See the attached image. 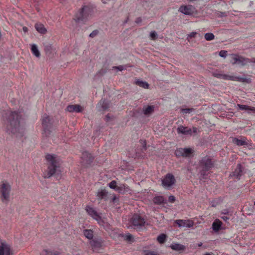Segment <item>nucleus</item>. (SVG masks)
Instances as JSON below:
<instances>
[{
    "instance_id": "f257e3e1",
    "label": "nucleus",
    "mask_w": 255,
    "mask_h": 255,
    "mask_svg": "<svg viewBox=\"0 0 255 255\" xmlns=\"http://www.w3.org/2000/svg\"><path fill=\"white\" fill-rule=\"evenodd\" d=\"M2 115L6 121L7 132L15 135L17 137H22L24 133V128L20 124L21 116L17 112L8 109L2 113Z\"/></svg>"
},
{
    "instance_id": "f03ea898",
    "label": "nucleus",
    "mask_w": 255,
    "mask_h": 255,
    "mask_svg": "<svg viewBox=\"0 0 255 255\" xmlns=\"http://www.w3.org/2000/svg\"><path fill=\"white\" fill-rule=\"evenodd\" d=\"M45 158L48 162L47 172L44 173L43 177L49 178L59 170L60 159L55 154H47Z\"/></svg>"
},
{
    "instance_id": "7ed1b4c3",
    "label": "nucleus",
    "mask_w": 255,
    "mask_h": 255,
    "mask_svg": "<svg viewBox=\"0 0 255 255\" xmlns=\"http://www.w3.org/2000/svg\"><path fill=\"white\" fill-rule=\"evenodd\" d=\"M92 11V7L89 5H84L75 13L74 20L77 22L85 23L91 15Z\"/></svg>"
},
{
    "instance_id": "20e7f679",
    "label": "nucleus",
    "mask_w": 255,
    "mask_h": 255,
    "mask_svg": "<svg viewBox=\"0 0 255 255\" xmlns=\"http://www.w3.org/2000/svg\"><path fill=\"white\" fill-rule=\"evenodd\" d=\"M10 191V185L6 182H2L0 186V195L2 202H8L9 199Z\"/></svg>"
},
{
    "instance_id": "39448f33",
    "label": "nucleus",
    "mask_w": 255,
    "mask_h": 255,
    "mask_svg": "<svg viewBox=\"0 0 255 255\" xmlns=\"http://www.w3.org/2000/svg\"><path fill=\"white\" fill-rule=\"evenodd\" d=\"M199 166L202 168L201 174L205 175L206 172L210 170L213 167L214 163L210 156H205L200 160Z\"/></svg>"
},
{
    "instance_id": "423d86ee",
    "label": "nucleus",
    "mask_w": 255,
    "mask_h": 255,
    "mask_svg": "<svg viewBox=\"0 0 255 255\" xmlns=\"http://www.w3.org/2000/svg\"><path fill=\"white\" fill-rule=\"evenodd\" d=\"M42 124L43 131V134L46 136H49L52 131V127L51 120L47 115H43L42 119Z\"/></svg>"
},
{
    "instance_id": "0eeeda50",
    "label": "nucleus",
    "mask_w": 255,
    "mask_h": 255,
    "mask_svg": "<svg viewBox=\"0 0 255 255\" xmlns=\"http://www.w3.org/2000/svg\"><path fill=\"white\" fill-rule=\"evenodd\" d=\"M213 75L215 77L225 80H231L241 82H245L247 81L246 78L237 76L234 74L228 75L220 73H215Z\"/></svg>"
},
{
    "instance_id": "6e6552de",
    "label": "nucleus",
    "mask_w": 255,
    "mask_h": 255,
    "mask_svg": "<svg viewBox=\"0 0 255 255\" xmlns=\"http://www.w3.org/2000/svg\"><path fill=\"white\" fill-rule=\"evenodd\" d=\"M130 223L135 229H139L145 224V219L138 214H134L130 220Z\"/></svg>"
},
{
    "instance_id": "1a4fd4ad",
    "label": "nucleus",
    "mask_w": 255,
    "mask_h": 255,
    "mask_svg": "<svg viewBox=\"0 0 255 255\" xmlns=\"http://www.w3.org/2000/svg\"><path fill=\"white\" fill-rule=\"evenodd\" d=\"M175 182L174 176L171 173H167L162 180V185L165 189L169 190Z\"/></svg>"
},
{
    "instance_id": "9d476101",
    "label": "nucleus",
    "mask_w": 255,
    "mask_h": 255,
    "mask_svg": "<svg viewBox=\"0 0 255 255\" xmlns=\"http://www.w3.org/2000/svg\"><path fill=\"white\" fill-rule=\"evenodd\" d=\"M230 57V61L233 64H237L241 66H244L250 62L249 59L245 58L237 54H232Z\"/></svg>"
},
{
    "instance_id": "9b49d317",
    "label": "nucleus",
    "mask_w": 255,
    "mask_h": 255,
    "mask_svg": "<svg viewBox=\"0 0 255 255\" xmlns=\"http://www.w3.org/2000/svg\"><path fill=\"white\" fill-rule=\"evenodd\" d=\"M194 151L191 148H179L175 150V154L177 157H190L193 156Z\"/></svg>"
},
{
    "instance_id": "f8f14e48",
    "label": "nucleus",
    "mask_w": 255,
    "mask_h": 255,
    "mask_svg": "<svg viewBox=\"0 0 255 255\" xmlns=\"http://www.w3.org/2000/svg\"><path fill=\"white\" fill-rule=\"evenodd\" d=\"M197 130L198 128L194 127L192 128H189L187 127L180 126L177 128V132L179 134L181 133L185 135H192L193 133H196Z\"/></svg>"
},
{
    "instance_id": "ddd939ff",
    "label": "nucleus",
    "mask_w": 255,
    "mask_h": 255,
    "mask_svg": "<svg viewBox=\"0 0 255 255\" xmlns=\"http://www.w3.org/2000/svg\"><path fill=\"white\" fill-rule=\"evenodd\" d=\"M174 223L177 224L179 227H187L191 228L194 225V222L190 220H176Z\"/></svg>"
},
{
    "instance_id": "4468645a",
    "label": "nucleus",
    "mask_w": 255,
    "mask_h": 255,
    "mask_svg": "<svg viewBox=\"0 0 255 255\" xmlns=\"http://www.w3.org/2000/svg\"><path fill=\"white\" fill-rule=\"evenodd\" d=\"M86 210L88 215L92 217L94 219L96 220L98 222L101 221V217L93 207L90 206H87Z\"/></svg>"
},
{
    "instance_id": "2eb2a0df",
    "label": "nucleus",
    "mask_w": 255,
    "mask_h": 255,
    "mask_svg": "<svg viewBox=\"0 0 255 255\" xmlns=\"http://www.w3.org/2000/svg\"><path fill=\"white\" fill-rule=\"evenodd\" d=\"M243 167L241 164H238L236 168L233 172H232L230 174V176L236 179L239 180L241 176L243 175Z\"/></svg>"
},
{
    "instance_id": "dca6fc26",
    "label": "nucleus",
    "mask_w": 255,
    "mask_h": 255,
    "mask_svg": "<svg viewBox=\"0 0 255 255\" xmlns=\"http://www.w3.org/2000/svg\"><path fill=\"white\" fill-rule=\"evenodd\" d=\"M195 10V8L191 5H182L180 7L179 11L186 15L192 14Z\"/></svg>"
},
{
    "instance_id": "f3484780",
    "label": "nucleus",
    "mask_w": 255,
    "mask_h": 255,
    "mask_svg": "<svg viewBox=\"0 0 255 255\" xmlns=\"http://www.w3.org/2000/svg\"><path fill=\"white\" fill-rule=\"evenodd\" d=\"M110 103L109 101L102 99L98 104L97 108L99 111H105L108 110L110 107Z\"/></svg>"
},
{
    "instance_id": "a211bd4d",
    "label": "nucleus",
    "mask_w": 255,
    "mask_h": 255,
    "mask_svg": "<svg viewBox=\"0 0 255 255\" xmlns=\"http://www.w3.org/2000/svg\"><path fill=\"white\" fill-rule=\"evenodd\" d=\"M10 247L6 244L1 243L0 245V255H11Z\"/></svg>"
},
{
    "instance_id": "6ab92c4d",
    "label": "nucleus",
    "mask_w": 255,
    "mask_h": 255,
    "mask_svg": "<svg viewBox=\"0 0 255 255\" xmlns=\"http://www.w3.org/2000/svg\"><path fill=\"white\" fill-rule=\"evenodd\" d=\"M81 158L83 162L86 164H91L94 159V158L91 154L87 151H84L82 153Z\"/></svg>"
},
{
    "instance_id": "aec40b11",
    "label": "nucleus",
    "mask_w": 255,
    "mask_h": 255,
    "mask_svg": "<svg viewBox=\"0 0 255 255\" xmlns=\"http://www.w3.org/2000/svg\"><path fill=\"white\" fill-rule=\"evenodd\" d=\"M84 108L79 105H70L67 107L66 110L69 112H82Z\"/></svg>"
},
{
    "instance_id": "412c9836",
    "label": "nucleus",
    "mask_w": 255,
    "mask_h": 255,
    "mask_svg": "<svg viewBox=\"0 0 255 255\" xmlns=\"http://www.w3.org/2000/svg\"><path fill=\"white\" fill-rule=\"evenodd\" d=\"M90 245L93 251H98L101 247V242L97 239H93L90 241Z\"/></svg>"
},
{
    "instance_id": "4be33fe9",
    "label": "nucleus",
    "mask_w": 255,
    "mask_h": 255,
    "mask_svg": "<svg viewBox=\"0 0 255 255\" xmlns=\"http://www.w3.org/2000/svg\"><path fill=\"white\" fill-rule=\"evenodd\" d=\"M97 196L99 200H104L107 201L108 200V192L105 189H102L97 193Z\"/></svg>"
},
{
    "instance_id": "5701e85b",
    "label": "nucleus",
    "mask_w": 255,
    "mask_h": 255,
    "mask_svg": "<svg viewBox=\"0 0 255 255\" xmlns=\"http://www.w3.org/2000/svg\"><path fill=\"white\" fill-rule=\"evenodd\" d=\"M233 142L239 146L248 145L247 138L245 137H241V139L235 137L233 139Z\"/></svg>"
},
{
    "instance_id": "b1692460",
    "label": "nucleus",
    "mask_w": 255,
    "mask_h": 255,
    "mask_svg": "<svg viewBox=\"0 0 255 255\" xmlns=\"http://www.w3.org/2000/svg\"><path fill=\"white\" fill-rule=\"evenodd\" d=\"M129 191V187L125 184H120V186H118L117 188L116 189L117 192H118L119 193L121 194H124L126 192H128Z\"/></svg>"
},
{
    "instance_id": "393cba45",
    "label": "nucleus",
    "mask_w": 255,
    "mask_h": 255,
    "mask_svg": "<svg viewBox=\"0 0 255 255\" xmlns=\"http://www.w3.org/2000/svg\"><path fill=\"white\" fill-rule=\"evenodd\" d=\"M153 202L156 205H161L166 203V200L162 196H156L153 198Z\"/></svg>"
},
{
    "instance_id": "a878e982",
    "label": "nucleus",
    "mask_w": 255,
    "mask_h": 255,
    "mask_svg": "<svg viewBox=\"0 0 255 255\" xmlns=\"http://www.w3.org/2000/svg\"><path fill=\"white\" fill-rule=\"evenodd\" d=\"M154 109V106H145L143 108V114L146 116L149 115L153 112Z\"/></svg>"
},
{
    "instance_id": "bb28decb",
    "label": "nucleus",
    "mask_w": 255,
    "mask_h": 255,
    "mask_svg": "<svg viewBox=\"0 0 255 255\" xmlns=\"http://www.w3.org/2000/svg\"><path fill=\"white\" fill-rule=\"evenodd\" d=\"M170 247L173 250H174L176 251H183L185 249V247L184 245L180 244H177V243H175V244H172L170 246Z\"/></svg>"
},
{
    "instance_id": "cd10ccee",
    "label": "nucleus",
    "mask_w": 255,
    "mask_h": 255,
    "mask_svg": "<svg viewBox=\"0 0 255 255\" xmlns=\"http://www.w3.org/2000/svg\"><path fill=\"white\" fill-rule=\"evenodd\" d=\"M35 28L36 30L41 34H45L47 31V30L44 27L43 24L40 23H36L35 24Z\"/></svg>"
},
{
    "instance_id": "c85d7f7f",
    "label": "nucleus",
    "mask_w": 255,
    "mask_h": 255,
    "mask_svg": "<svg viewBox=\"0 0 255 255\" xmlns=\"http://www.w3.org/2000/svg\"><path fill=\"white\" fill-rule=\"evenodd\" d=\"M222 223L219 219H216L213 223L212 228L215 232H218L221 229Z\"/></svg>"
},
{
    "instance_id": "c756f323",
    "label": "nucleus",
    "mask_w": 255,
    "mask_h": 255,
    "mask_svg": "<svg viewBox=\"0 0 255 255\" xmlns=\"http://www.w3.org/2000/svg\"><path fill=\"white\" fill-rule=\"evenodd\" d=\"M237 107L241 110L251 111L253 112H255V108L251 107L247 105H241L238 104Z\"/></svg>"
},
{
    "instance_id": "7c9ffc66",
    "label": "nucleus",
    "mask_w": 255,
    "mask_h": 255,
    "mask_svg": "<svg viewBox=\"0 0 255 255\" xmlns=\"http://www.w3.org/2000/svg\"><path fill=\"white\" fill-rule=\"evenodd\" d=\"M83 234L84 236L89 239L93 240V231L92 230L85 229L83 231Z\"/></svg>"
},
{
    "instance_id": "2f4dec72",
    "label": "nucleus",
    "mask_w": 255,
    "mask_h": 255,
    "mask_svg": "<svg viewBox=\"0 0 255 255\" xmlns=\"http://www.w3.org/2000/svg\"><path fill=\"white\" fill-rule=\"evenodd\" d=\"M31 53L36 57H39L40 56V53L36 45L34 44L31 45Z\"/></svg>"
},
{
    "instance_id": "473e14b6",
    "label": "nucleus",
    "mask_w": 255,
    "mask_h": 255,
    "mask_svg": "<svg viewBox=\"0 0 255 255\" xmlns=\"http://www.w3.org/2000/svg\"><path fill=\"white\" fill-rule=\"evenodd\" d=\"M167 239V236L164 234H161L157 238V241L160 244H163L165 242Z\"/></svg>"
},
{
    "instance_id": "72a5a7b5",
    "label": "nucleus",
    "mask_w": 255,
    "mask_h": 255,
    "mask_svg": "<svg viewBox=\"0 0 255 255\" xmlns=\"http://www.w3.org/2000/svg\"><path fill=\"white\" fill-rule=\"evenodd\" d=\"M40 255H59L58 252H52L47 250H43L40 253Z\"/></svg>"
},
{
    "instance_id": "f704fd0d",
    "label": "nucleus",
    "mask_w": 255,
    "mask_h": 255,
    "mask_svg": "<svg viewBox=\"0 0 255 255\" xmlns=\"http://www.w3.org/2000/svg\"><path fill=\"white\" fill-rule=\"evenodd\" d=\"M136 84L140 87L144 88H148L149 87L148 84L146 82H143L142 81L137 80L136 82Z\"/></svg>"
},
{
    "instance_id": "c9c22d12",
    "label": "nucleus",
    "mask_w": 255,
    "mask_h": 255,
    "mask_svg": "<svg viewBox=\"0 0 255 255\" xmlns=\"http://www.w3.org/2000/svg\"><path fill=\"white\" fill-rule=\"evenodd\" d=\"M125 240L128 242H133V237L132 235L129 233H128L123 236Z\"/></svg>"
},
{
    "instance_id": "e433bc0d",
    "label": "nucleus",
    "mask_w": 255,
    "mask_h": 255,
    "mask_svg": "<svg viewBox=\"0 0 255 255\" xmlns=\"http://www.w3.org/2000/svg\"><path fill=\"white\" fill-rule=\"evenodd\" d=\"M215 36L212 33H207L205 34V38L206 40L210 41L214 39Z\"/></svg>"
},
{
    "instance_id": "4c0bfd02",
    "label": "nucleus",
    "mask_w": 255,
    "mask_h": 255,
    "mask_svg": "<svg viewBox=\"0 0 255 255\" xmlns=\"http://www.w3.org/2000/svg\"><path fill=\"white\" fill-rule=\"evenodd\" d=\"M181 111L183 114L185 115L193 112L194 109L193 108H182L181 109Z\"/></svg>"
},
{
    "instance_id": "58836bf2",
    "label": "nucleus",
    "mask_w": 255,
    "mask_h": 255,
    "mask_svg": "<svg viewBox=\"0 0 255 255\" xmlns=\"http://www.w3.org/2000/svg\"><path fill=\"white\" fill-rule=\"evenodd\" d=\"M139 142L142 147V148L141 149L142 152H144L147 149L146 141L144 139H140L139 140Z\"/></svg>"
},
{
    "instance_id": "ea45409f",
    "label": "nucleus",
    "mask_w": 255,
    "mask_h": 255,
    "mask_svg": "<svg viewBox=\"0 0 255 255\" xmlns=\"http://www.w3.org/2000/svg\"><path fill=\"white\" fill-rule=\"evenodd\" d=\"M109 186L110 188L114 189L116 191V189L118 187L117 185V182L115 180H113L109 183Z\"/></svg>"
},
{
    "instance_id": "a19ab883",
    "label": "nucleus",
    "mask_w": 255,
    "mask_h": 255,
    "mask_svg": "<svg viewBox=\"0 0 255 255\" xmlns=\"http://www.w3.org/2000/svg\"><path fill=\"white\" fill-rule=\"evenodd\" d=\"M119 202V198H117L116 195H114V197H113V198L112 199V202L115 204H118Z\"/></svg>"
},
{
    "instance_id": "79ce46f5",
    "label": "nucleus",
    "mask_w": 255,
    "mask_h": 255,
    "mask_svg": "<svg viewBox=\"0 0 255 255\" xmlns=\"http://www.w3.org/2000/svg\"><path fill=\"white\" fill-rule=\"evenodd\" d=\"M219 55L222 57H226L227 55V51L226 50H221L219 53Z\"/></svg>"
},
{
    "instance_id": "37998d69",
    "label": "nucleus",
    "mask_w": 255,
    "mask_h": 255,
    "mask_svg": "<svg viewBox=\"0 0 255 255\" xmlns=\"http://www.w3.org/2000/svg\"><path fill=\"white\" fill-rule=\"evenodd\" d=\"M150 36L151 39L155 40L157 37V33L155 31H152L150 33Z\"/></svg>"
},
{
    "instance_id": "c03bdc74",
    "label": "nucleus",
    "mask_w": 255,
    "mask_h": 255,
    "mask_svg": "<svg viewBox=\"0 0 255 255\" xmlns=\"http://www.w3.org/2000/svg\"><path fill=\"white\" fill-rule=\"evenodd\" d=\"M114 68H115V69H118L119 71H122L124 69H126V66H124V65H120V66H115V67H113Z\"/></svg>"
},
{
    "instance_id": "a18cd8bd",
    "label": "nucleus",
    "mask_w": 255,
    "mask_h": 255,
    "mask_svg": "<svg viewBox=\"0 0 255 255\" xmlns=\"http://www.w3.org/2000/svg\"><path fill=\"white\" fill-rule=\"evenodd\" d=\"M175 201V198L174 196L171 195L168 198V201L170 203H173Z\"/></svg>"
},
{
    "instance_id": "49530a36",
    "label": "nucleus",
    "mask_w": 255,
    "mask_h": 255,
    "mask_svg": "<svg viewBox=\"0 0 255 255\" xmlns=\"http://www.w3.org/2000/svg\"><path fill=\"white\" fill-rule=\"evenodd\" d=\"M98 33V31L97 30H94L92 33H90V36L91 37H95Z\"/></svg>"
},
{
    "instance_id": "de8ad7c7",
    "label": "nucleus",
    "mask_w": 255,
    "mask_h": 255,
    "mask_svg": "<svg viewBox=\"0 0 255 255\" xmlns=\"http://www.w3.org/2000/svg\"><path fill=\"white\" fill-rule=\"evenodd\" d=\"M145 255H158L155 252L149 251L146 253Z\"/></svg>"
},
{
    "instance_id": "09e8293b",
    "label": "nucleus",
    "mask_w": 255,
    "mask_h": 255,
    "mask_svg": "<svg viewBox=\"0 0 255 255\" xmlns=\"http://www.w3.org/2000/svg\"><path fill=\"white\" fill-rule=\"evenodd\" d=\"M197 34V32H192L191 33L189 34L188 37L190 38L194 37L195 35Z\"/></svg>"
},
{
    "instance_id": "8fccbe9b",
    "label": "nucleus",
    "mask_w": 255,
    "mask_h": 255,
    "mask_svg": "<svg viewBox=\"0 0 255 255\" xmlns=\"http://www.w3.org/2000/svg\"><path fill=\"white\" fill-rule=\"evenodd\" d=\"M221 217L225 221H227L229 219V218L228 217L225 215L221 216Z\"/></svg>"
},
{
    "instance_id": "3c124183",
    "label": "nucleus",
    "mask_w": 255,
    "mask_h": 255,
    "mask_svg": "<svg viewBox=\"0 0 255 255\" xmlns=\"http://www.w3.org/2000/svg\"><path fill=\"white\" fill-rule=\"evenodd\" d=\"M22 30L25 33L27 32L28 31V28L26 26H23L22 27Z\"/></svg>"
},
{
    "instance_id": "603ef678",
    "label": "nucleus",
    "mask_w": 255,
    "mask_h": 255,
    "mask_svg": "<svg viewBox=\"0 0 255 255\" xmlns=\"http://www.w3.org/2000/svg\"><path fill=\"white\" fill-rule=\"evenodd\" d=\"M141 21V18L140 17L137 18L136 20H135V22L137 23H138L140 22Z\"/></svg>"
},
{
    "instance_id": "864d4df0",
    "label": "nucleus",
    "mask_w": 255,
    "mask_h": 255,
    "mask_svg": "<svg viewBox=\"0 0 255 255\" xmlns=\"http://www.w3.org/2000/svg\"><path fill=\"white\" fill-rule=\"evenodd\" d=\"M202 246V243H200L198 244V246L199 247H201Z\"/></svg>"
},
{
    "instance_id": "5fc2aeb1",
    "label": "nucleus",
    "mask_w": 255,
    "mask_h": 255,
    "mask_svg": "<svg viewBox=\"0 0 255 255\" xmlns=\"http://www.w3.org/2000/svg\"><path fill=\"white\" fill-rule=\"evenodd\" d=\"M106 119L107 121H108L109 119H110V116H109V115L106 116Z\"/></svg>"
},
{
    "instance_id": "6e6d98bb",
    "label": "nucleus",
    "mask_w": 255,
    "mask_h": 255,
    "mask_svg": "<svg viewBox=\"0 0 255 255\" xmlns=\"http://www.w3.org/2000/svg\"><path fill=\"white\" fill-rule=\"evenodd\" d=\"M252 62L255 63V58H253L252 60Z\"/></svg>"
},
{
    "instance_id": "4d7b16f0",
    "label": "nucleus",
    "mask_w": 255,
    "mask_h": 255,
    "mask_svg": "<svg viewBox=\"0 0 255 255\" xmlns=\"http://www.w3.org/2000/svg\"><path fill=\"white\" fill-rule=\"evenodd\" d=\"M204 255H211L209 253H206Z\"/></svg>"
},
{
    "instance_id": "13d9d810",
    "label": "nucleus",
    "mask_w": 255,
    "mask_h": 255,
    "mask_svg": "<svg viewBox=\"0 0 255 255\" xmlns=\"http://www.w3.org/2000/svg\"><path fill=\"white\" fill-rule=\"evenodd\" d=\"M102 1L103 3H106V2L104 0H102Z\"/></svg>"
},
{
    "instance_id": "bf43d9fd",
    "label": "nucleus",
    "mask_w": 255,
    "mask_h": 255,
    "mask_svg": "<svg viewBox=\"0 0 255 255\" xmlns=\"http://www.w3.org/2000/svg\"><path fill=\"white\" fill-rule=\"evenodd\" d=\"M34 1H36V0H34Z\"/></svg>"
},
{
    "instance_id": "052dcab7",
    "label": "nucleus",
    "mask_w": 255,
    "mask_h": 255,
    "mask_svg": "<svg viewBox=\"0 0 255 255\" xmlns=\"http://www.w3.org/2000/svg\"><path fill=\"white\" fill-rule=\"evenodd\" d=\"M254 204H255V201Z\"/></svg>"
}]
</instances>
